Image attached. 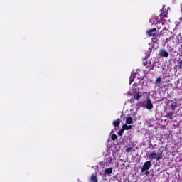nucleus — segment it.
Masks as SVG:
<instances>
[{
	"instance_id": "9d476101",
	"label": "nucleus",
	"mask_w": 182,
	"mask_h": 182,
	"mask_svg": "<svg viewBox=\"0 0 182 182\" xmlns=\"http://www.w3.org/2000/svg\"><path fill=\"white\" fill-rule=\"evenodd\" d=\"M159 55L162 58H168V53L164 50H161L159 53Z\"/></svg>"
},
{
	"instance_id": "423d86ee",
	"label": "nucleus",
	"mask_w": 182,
	"mask_h": 182,
	"mask_svg": "<svg viewBox=\"0 0 182 182\" xmlns=\"http://www.w3.org/2000/svg\"><path fill=\"white\" fill-rule=\"evenodd\" d=\"M143 106L148 110H151L153 103H151V100H150V99H148L147 100L143 102Z\"/></svg>"
},
{
	"instance_id": "6e6552de",
	"label": "nucleus",
	"mask_w": 182,
	"mask_h": 182,
	"mask_svg": "<svg viewBox=\"0 0 182 182\" xmlns=\"http://www.w3.org/2000/svg\"><path fill=\"white\" fill-rule=\"evenodd\" d=\"M114 160V156L113 155H106L105 156V161L107 163H112Z\"/></svg>"
},
{
	"instance_id": "7ed1b4c3",
	"label": "nucleus",
	"mask_w": 182,
	"mask_h": 182,
	"mask_svg": "<svg viewBox=\"0 0 182 182\" xmlns=\"http://www.w3.org/2000/svg\"><path fill=\"white\" fill-rule=\"evenodd\" d=\"M149 159L151 160H156V161H159L163 159V153H157L156 151H152L148 155Z\"/></svg>"
},
{
	"instance_id": "6ab92c4d",
	"label": "nucleus",
	"mask_w": 182,
	"mask_h": 182,
	"mask_svg": "<svg viewBox=\"0 0 182 182\" xmlns=\"http://www.w3.org/2000/svg\"><path fill=\"white\" fill-rule=\"evenodd\" d=\"M179 69H182V60H178V64L177 65Z\"/></svg>"
},
{
	"instance_id": "aec40b11",
	"label": "nucleus",
	"mask_w": 182,
	"mask_h": 182,
	"mask_svg": "<svg viewBox=\"0 0 182 182\" xmlns=\"http://www.w3.org/2000/svg\"><path fill=\"white\" fill-rule=\"evenodd\" d=\"M137 113V109H134L132 112L130 113V116H136Z\"/></svg>"
},
{
	"instance_id": "f3484780",
	"label": "nucleus",
	"mask_w": 182,
	"mask_h": 182,
	"mask_svg": "<svg viewBox=\"0 0 182 182\" xmlns=\"http://www.w3.org/2000/svg\"><path fill=\"white\" fill-rule=\"evenodd\" d=\"M160 83H161V77H158L155 81V85H160Z\"/></svg>"
},
{
	"instance_id": "dca6fc26",
	"label": "nucleus",
	"mask_w": 182,
	"mask_h": 182,
	"mask_svg": "<svg viewBox=\"0 0 182 182\" xmlns=\"http://www.w3.org/2000/svg\"><path fill=\"white\" fill-rule=\"evenodd\" d=\"M126 123L127 124H132V123H133V119L131 117H127Z\"/></svg>"
},
{
	"instance_id": "39448f33",
	"label": "nucleus",
	"mask_w": 182,
	"mask_h": 182,
	"mask_svg": "<svg viewBox=\"0 0 182 182\" xmlns=\"http://www.w3.org/2000/svg\"><path fill=\"white\" fill-rule=\"evenodd\" d=\"M160 18L161 19L162 25H164L167 21L164 20V18H167V11H164V6H163L162 10H161Z\"/></svg>"
},
{
	"instance_id": "20e7f679",
	"label": "nucleus",
	"mask_w": 182,
	"mask_h": 182,
	"mask_svg": "<svg viewBox=\"0 0 182 182\" xmlns=\"http://www.w3.org/2000/svg\"><path fill=\"white\" fill-rule=\"evenodd\" d=\"M112 173H113V168H107L100 171V176H101L102 177H107V176H110Z\"/></svg>"
},
{
	"instance_id": "f257e3e1",
	"label": "nucleus",
	"mask_w": 182,
	"mask_h": 182,
	"mask_svg": "<svg viewBox=\"0 0 182 182\" xmlns=\"http://www.w3.org/2000/svg\"><path fill=\"white\" fill-rule=\"evenodd\" d=\"M143 75H140V72H132L131 74V76L129 77V85H132V83H133V82H139L141 80H143Z\"/></svg>"
},
{
	"instance_id": "ddd939ff",
	"label": "nucleus",
	"mask_w": 182,
	"mask_h": 182,
	"mask_svg": "<svg viewBox=\"0 0 182 182\" xmlns=\"http://www.w3.org/2000/svg\"><path fill=\"white\" fill-rule=\"evenodd\" d=\"M133 127L132 125L124 124L122 126V130H130Z\"/></svg>"
},
{
	"instance_id": "9b49d317",
	"label": "nucleus",
	"mask_w": 182,
	"mask_h": 182,
	"mask_svg": "<svg viewBox=\"0 0 182 182\" xmlns=\"http://www.w3.org/2000/svg\"><path fill=\"white\" fill-rule=\"evenodd\" d=\"M170 107H171V110H176V109H177V107H178V105H177V103L176 102L171 101Z\"/></svg>"
},
{
	"instance_id": "1a4fd4ad",
	"label": "nucleus",
	"mask_w": 182,
	"mask_h": 182,
	"mask_svg": "<svg viewBox=\"0 0 182 182\" xmlns=\"http://www.w3.org/2000/svg\"><path fill=\"white\" fill-rule=\"evenodd\" d=\"M157 31V29L156 28H153L151 30H149L146 33L149 36H154V35H156V31Z\"/></svg>"
},
{
	"instance_id": "4be33fe9",
	"label": "nucleus",
	"mask_w": 182,
	"mask_h": 182,
	"mask_svg": "<svg viewBox=\"0 0 182 182\" xmlns=\"http://www.w3.org/2000/svg\"><path fill=\"white\" fill-rule=\"evenodd\" d=\"M130 151H132V148H127V149H126V152H127V153H130Z\"/></svg>"
},
{
	"instance_id": "f8f14e48",
	"label": "nucleus",
	"mask_w": 182,
	"mask_h": 182,
	"mask_svg": "<svg viewBox=\"0 0 182 182\" xmlns=\"http://www.w3.org/2000/svg\"><path fill=\"white\" fill-rule=\"evenodd\" d=\"M149 22L152 25H157V23H159V20H158L157 17H154V18H152L151 19H150Z\"/></svg>"
},
{
	"instance_id": "a878e982",
	"label": "nucleus",
	"mask_w": 182,
	"mask_h": 182,
	"mask_svg": "<svg viewBox=\"0 0 182 182\" xmlns=\"http://www.w3.org/2000/svg\"><path fill=\"white\" fill-rule=\"evenodd\" d=\"M128 95H133V94H132V93H130V92H128Z\"/></svg>"
},
{
	"instance_id": "2eb2a0df",
	"label": "nucleus",
	"mask_w": 182,
	"mask_h": 182,
	"mask_svg": "<svg viewBox=\"0 0 182 182\" xmlns=\"http://www.w3.org/2000/svg\"><path fill=\"white\" fill-rule=\"evenodd\" d=\"M113 126H114V127H117L120 126V119H118L114 121Z\"/></svg>"
},
{
	"instance_id": "5701e85b",
	"label": "nucleus",
	"mask_w": 182,
	"mask_h": 182,
	"mask_svg": "<svg viewBox=\"0 0 182 182\" xmlns=\"http://www.w3.org/2000/svg\"><path fill=\"white\" fill-rule=\"evenodd\" d=\"M149 174H150V172H149V171L145 172V176H149Z\"/></svg>"
},
{
	"instance_id": "b1692460",
	"label": "nucleus",
	"mask_w": 182,
	"mask_h": 182,
	"mask_svg": "<svg viewBox=\"0 0 182 182\" xmlns=\"http://www.w3.org/2000/svg\"><path fill=\"white\" fill-rule=\"evenodd\" d=\"M153 42H157V41L156 40V38L153 39Z\"/></svg>"
},
{
	"instance_id": "0eeeda50",
	"label": "nucleus",
	"mask_w": 182,
	"mask_h": 182,
	"mask_svg": "<svg viewBox=\"0 0 182 182\" xmlns=\"http://www.w3.org/2000/svg\"><path fill=\"white\" fill-rule=\"evenodd\" d=\"M150 167H151V161L145 162L141 168L142 173H144V171H147L148 170H150Z\"/></svg>"
},
{
	"instance_id": "412c9836",
	"label": "nucleus",
	"mask_w": 182,
	"mask_h": 182,
	"mask_svg": "<svg viewBox=\"0 0 182 182\" xmlns=\"http://www.w3.org/2000/svg\"><path fill=\"white\" fill-rule=\"evenodd\" d=\"M116 139H117V136H116V134H113L112 136V140H116Z\"/></svg>"
},
{
	"instance_id": "f03ea898",
	"label": "nucleus",
	"mask_w": 182,
	"mask_h": 182,
	"mask_svg": "<svg viewBox=\"0 0 182 182\" xmlns=\"http://www.w3.org/2000/svg\"><path fill=\"white\" fill-rule=\"evenodd\" d=\"M139 86V83L136 82L133 85V88H132V93H134V97L136 100H139L141 96H143L144 93H146V92H140L139 90V88H136Z\"/></svg>"
},
{
	"instance_id": "a211bd4d",
	"label": "nucleus",
	"mask_w": 182,
	"mask_h": 182,
	"mask_svg": "<svg viewBox=\"0 0 182 182\" xmlns=\"http://www.w3.org/2000/svg\"><path fill=\"white\" fill-rule=\"evenodd\" d=\"M149 63L150 69H154V66H156L155 63H151V61H149Z\"/></svg>"
},
{
	"instance_id": "4468645a",
	"label": "nucleus",
	"mask_w": 182,
	"mask_h": 182,
	"mask_svg": "<svg viewBox=\"0 0 182 182\" xmlns=\"http://www.w3.org/2000/svg\"><path fill=\"white\" fill-rule=\"evenodd\" d=\"M173 112H167L166 117H168V119H170V120H173V119H174V117H173Z\"/></svg>"
},
{
	"instance_id": "393cba45",
	"label": "nucleus",
	"mask_w": 182,
	"mask_h": 182,
	"mask_svg": "<svg viewBox=\"0 0 182 182\" xmlns=\"http://www.w3.org/2000/svg\"><path fill=\"white\" fill-rule=\"evenodd\" d=\"M164 31H167V28L164 27Z\"/></svg>"
}]
</instances>
